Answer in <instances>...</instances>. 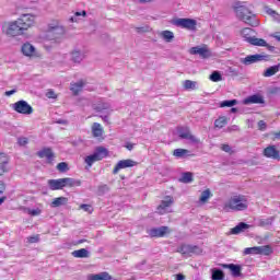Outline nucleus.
Segmentation results:
<instances>
[{"label": "nucleus", "mask_w": 280, "mask_h": 280, "mask_svg": "<svg viewBox=\"0 0 280 280\" xmlns=\"http://www.w3.org/2000/svg\"><path fill=\"white\" fill-rule=\"evenodd\" d=\"M40 213H43V210H40V208L30 209L28 210V215L36 217V215H40Z\"/></svg>", "instance_id": "de8ad7c7"}, {"label": "nucleus", "mask_w": 280, "mask_h": 280, "mask_svg": "<svg viewBox=\"0 0 280 280\" xmlns=\"http://www.w3.org/2000/svg\"><path fill=\"white\" fill-rule=\"evenodd\" d=\"M10 160L5 153L0 154V176H3L8 172V163Z\"/></svg>", "instance_id": "393cba45"}, {"label": "nucleus", "mask_w": 280, "mask_h": 280, "mask_svg": "<svg viewBox=\"0 0 280 280\" xmlns=\"http://www.w3.org/2000/svg\"><path fill=\"white\" fill-rule=\"evenodd\" d=\"M97 158L92 153L91 155L85 156L84 162L89 167H93V163H97Z\"/></svg>", "instance_id": "79ce46f5"}, {"label": "nucleus", "mask_w": 280, "mask_h": 280, "mask_svg": "<svg viewBox=\"0 0 280 280\" xmlns=\"http://www.w3.org/2000/svg\"><path fill=\"white\" fill-rule=\"evenodd\" d=\"M72 255L77 259H84V258L89 257V252L86 250V248H81V249L72 252Z\"/></svg>", "instance_id": "72a5a7b5"}, {"label": "nucleus", "mask_w": 280, "mask_h": 280, "mask_svg": "<svg viewBox=\"0 0 280 280\" xmlns=\"http://www.w3.org/2000/svg\"><path fill=\"white\" fill-rule=\"evenodd\" d=\"M174 205V198L166 196L164 200H162L161 205L158 207V213L163 215L164 213H170V207Z\"/></svg>", "instance_id": "ddd939ff"}, {"label": "nucleus", "mask_w": 280, "mask_h": 280, "mask_svg": "<svg viewBox=\"0 0 280 280\" xmlns=\"http://www.w3.org/2000/svg\"><path fill=\"white\" fill-rule=\"evenodd\" d=\"M62 34H65V28L58 24L48 27L47 37L51 40H58Z\"/></svg>", "instance_id": "1a4fd4ad"}, {"label": "nucleus", "mask_w": 280, "mask_h": 280, "mask_svg": "<svg viewBox=\"0 0 280 280\" xmlns=\"http://www.w3.org/2000/svg\"><path fill=\"white\" fill-rule=\"evenodd\" d=\"M267 14H269V16H272V19H275V16L278 15L279 13H277V11L272 9H267Z\"/></svg>", "instance_id": "6e6d98bb"}, {"label": "nucleus", "mask_w": 280, "mask_h": 280, "mask_svg": "<svg viewBox=\"0 0 280 280\" xmlns=\"http://www.w3.org/2000/svg\"><path fill=\"white\" fill-rule=\"evenodd\" d=\"M176 280H185V276L183 273L176 275Z\"/></svg>", "instance_id": "0e129e2a"}, {"label": "nucleus", "mask_w": 280, "mask_h": 280, "mask_svg": "<svg viewBox=\"0 0 280 280\" xmlns=\"http://www.w3.org/2000/svg\"><path fill=\"white\" fill-rule=\"evenodd\" d=\"M35 18L32 14H22L18 20L11 21L5 26L7 36L16 37L23 36L30 30L34 27Z\"/></svg>", "instance_id": "f257e3e1"}, {"label": "nucleus", "mask_w": 280, "mask_h": 280, "mask_svg": "<svg viewBox=\"0 0 280 280\" xmlns=\"http://www.w3.org/2000/svg\"><path fill=\"white\" fill-rule=\"evenodd\" d=\"M28 242H30V244H36V242H38V236L28 237Z\"/></svg>", "instance_id": "bf43d9fd"}, {"label": "nucleus", "mask_w": 280, "mask_h": 280, "mask_svg": "<svg viewBox=\"0 0 280 280\" xmlns=\"http://www.w3.org/2000/svg\"><path fill=\"white\" fill-rule=\"evenodd\" d=\"M136 32H138V33L145 32V28H143V27H137V28H136Z\"/></svg>", "instance_id": "774afa93"}, {"label": "nucleus", "mask_w": 280, "mask_h": 280, "mask_svg": "<svg viewBox=\"0 0 280 280\" xmlns=\"http://www.w3.org/2000/svg\"><path fill=\"white\" fill-rule=\"evenodd\" d=\"M78 16H86V11L75 12L74 16L71 18L72 23L78 22Z\"/></svg>", "instance_id": "09e8293b"}, {"label": "nucleus", "mask_w": 280, "mask_h": 280, "mask_svg": "<svg viewBox=\"0 0 280 280\" xmlns=\"http://www.w3.org/2000/svg\"><path fill=\"white\" fill-rule=\"evenodd\" d=\"M166 233H170V228L161 226L149 230V235L151 237H165Z\"/></svg>", "instance_id": "dca6fc26"}, {"label": "nucleus", "mask_w": 280, "mask_h": 280, "mask_svg": "<svg viewBox=\"0 0 280 280\" xmlns=\"http://www.w3.org/2000/svg\"><path fill=\"white\" fill-rule=\"evenodd\" d=\"M222 268H228L230 270L232 277H242V266L235 264H223Z\"/></svg>", "instance_id": "f3484780"}, {"label": "nucleus", "mask_w": 280, "mask_h": 280, "mask_svg": "<svg viewBox=\"0 0 280 280\" xmlns=\"http://www.w3.org/2000/svg\"><path fill=\"white\" fill-rule=\"evenodd\" d=\"M221 150H222L223 152H231V145H229V144H222Z\"/></svg>", "instance_id": "13d9d810"}, {"label": "nucleus", "mask_w": 280, "mask_h": 280, "mask_svg": "<svg viewBox=\"0 0 280 280\" xmlns=\"http://www.w3.org/2000/svg\"><path fill=\"white\" fill-rule=\"evenodd\" d=\"M92 108L96 110V113H102L103 110H108V108H110V104L106 103L103 98H97L92 104Z\"/></svg>", "instance_id": "2eb2a0df"}, {"label": "nucleus", "mask_w": 280, "mask_h": 280, "mask_svg": "<svg viewBox=\"0 0 280 280\" xmlns=\"http://www.w3.org/2000/svg\"><path fill=\"white\" fill-rule=\"evenodd\" d=\"M173 155H175L176 159H183L184 156H189V150H186V149H175L173 151Z\"/></svg>", "instance_id": "f704fd0d"}, {"label": "nucleus", "mask_w": 280, "mask_h": 280, "mask_svg": "<svg viewBox=\"0 0 280 280\" xmlns=\"http://www.w3.org/2000/svg\"><path fill=\"white\" fill-rule=\"evenodd\" d=\"M48 187L51 189V191H58L59 189H65L63 179H49L48 180Z\"/></svg>", "instance_id": "6ab92c4d"}, {"label": "nucleus", "mask_w": 280, "mask_h": 280, "mask_svg": "<svg viewBox=\"0 0 280 280\" xmlns=\"http://www.w3.org/2000/svg\"><path fill=\"white\" fill-rule=\"evenodd\" d=\"M84 81L72 82L70 83V91L73 95H78L84 89Z\"/></svg>", "instance_id": "bb28decb"}, {"label": "nucleus", "mask_w": 280, "mask_h": 280, "mask_svg": "<svg viewBox=\"0 0 280 280\" xmlns=\"http://www.w3.org/2000/svg\"><path fill=\"white\" fill-rule=\"evenodd\" d=\"M273 222H275V217H269L267 219H260V220H258V226H272Z\"/></svg>", "instance_id": "c9c22d12"}, {"label": "nucleus", "mask_w": 280, "mask_h": 280, "mask_svg": "<svg viewBox=\"0 0 280 280\" xmlns=\"http://www.w3.org/2000/svg\"><path fill=\"white\" fill-rule=\"evenodd\" d=\"M93 155L96 158L97 161H102L108 156V149L105 147H96Z\"/></svg>", "instance_id": "4be33fe9"}, {"label": "nucleus", "mask_w": 280, "mask_h": 280, "mask_svg": "<svg viewBox=\"0 0 280 280\" xmlns=\"http://www.w3.org/2000/svg\"><path fill=\"white\" fill-rule=\"evenodd\" d=\"M174 25H176V27H182L183 30H188L189 32H196L198 22L194 19L179 18L174 20Z\"/></svg>", "instance_id": "39448f33"}, {"label": "nucleus", "mask_w": 280, "mask_h": 280, "mask_svg": "<svg viewBox=\"0 0 280 280\" xmlns=\"http://www.w3.org/2000/svg\"><path fill=\"white\" fill-rule=\"evenodd\" d=\"M272 247L269 245L258 246V255H271Z\"/></svg>", "instance_id": "58836bf2"}, {"label": "nucleus", "mask_w": 280, "mask_h": 280, "mask_svg": "<svg viewBox=\"0 0 280 280\" xmlns=\"http://www.w3.org/2000/svg\"><path fill=\"white\" fill-rule=\"evenodd\" d=\"M21 51L23 56H26L27 58H38V51H36V47H34V45L28 42L22 45Z\"/></svg>", "instance_id": "9b49d317"}, {"label": "nucleus", "mask_w": 280, "mask_h": 280, "mask_svg": "<svg viewBox=\"0 0 280 280\" xmlns=\"http://www.w3.org/2000/svg\"><path fill=\"white\" fill-rule=\"evenodd\" d=\"M271 36H272V38H276V40H278V43H280V32H276Z\"/></svg>", "instance_id": "052dcab7"}, {"label": "nucleus", "mask_w": 280, "mask_h": 280, "mask_svg": "<svg viewBox=\"0 0 280 280\" xmlns=\"http://www.w3.org/2000/svg\"><path fill=\"white\" fill-rule=\"evenodd\" d=\"M159 36L164 39L165 43H172V40H174V32L172 31H162L159 33Z\"/></svg>", "instance_id": "7c9ffc66"}, {"label": "nucleus", "mask_w": 280, "mask_h": 280, "mask_svg": "<svg viewBox=\"0 0 280 280\" xmlns=\"http://www.w3.org/2000/svg\"><path fill=\"white\" fill-rule=\"evenodd\" d=\"M126 148H127V150H132V148H135V144L128 143V144L126 145Z\"/></svg>", "instance_id": "69168bd1"}, {"label": "nucleus", "mask_w": 280, "mask_h": 280, "mask_svg": "<svg viewBox=\"0 0 280 280\" xmlns=\"http://www.w3.org/2000/svg\"><path fill=\"white\" fill-rule=\"evenodd\" d=\"M3 191H5V185L3 182H0V194H3Z\"/></svg>", "instance_id": "e2e57ef3"}, {"label": "nucleus", "mask_w": 280, "mask_h": 280, "mask_svg": "<svg viewBox=\"0 0 280 280\" xmlns=\"http://www.w3.org/2000/svg\"><path fill=\"white\" fill-rule=\"evenodd\" d=\"M267 60H270V57L268 55H259V54H256V55H249L243 59H241V62L243 65H255V62H267Z\"/></svg>", "instance_id": "0eeeda50"}, {"label": "nucleus", "mask_w": 280, "mask_h": 280, "mask_svg": "<svg viewBox=\"0 0 280 280\" xmlns=\"http://www.w3.org/2000/svg\"><path fill=\"white\" fill-rule=\"evenodd\" d=\"M69 202V199L67 197H58L52 199L50 207H52V209H56L58 207H65V205H67Z\"/></svg>", "instance_id": "cd10ccee"}, {"label": "nucleus", "mask_w": 280, "mask_h": 280, "mask_svg": "<svg viewBox=\"0 0 280 280\" xmlns=\"http://www.w3.org/2000/svg\"><path fill=\"white\" fill-rule=\"evenodd\" d=\"M248 229H250L249 224L241 222L231 230V233L232 235H240V233H244L245 231H248Z\"/></svg>", "instance_id": "a878e982"}, {"label": "nucleus", "mask_w": 280, "mask_h": 280, "mask_svg": "<svg viewBox=\"0 0 280 280\" xmlns=\"http://www.w3.org/2000/svg\"><path fill=\"white\" fill-rule=\"evenodd\" d=\"M229 124V120L226 119V116H221L214 121L215 128H224Z\"/></svg>", "instance_id": "e433bc0d"}, {"label": "nucleus", "mask_w": 280, "mask_h": 280, "mask_svg": "<svg viewBox=\"0 0 280 280\" xmlns=\"http://www.w3.org/2000/svg\"><path fill=\"white\" fill-rule=\"evenodd\" d=\"M244 255H259V247H247L244 249Z\"/></svg>", "instance_id": "c03bdc74"}, {"label": "nucleus", "mask_w": 280, "mask_h": 280, "mask_svg": "<svg viewBox=\"0 0 280 280\" xmlns=\"http://www.w3.org/2000/svg\"><path fill=\"white\" fill-rule=\"evenodd\" d=\"M210 80L211 82H222V74L218 71H213L210 74Z\"/></svg>", "instance_id": "a18cd8bd"}, {"label": "nucleus", "mask_w": 280, "mask_h": 280, "mask_svg": "<svg viewBox=\"0 0 280 280\" xmlns=\"http://www.w3.org/2000/svg\"><path fill=\"white\" fill-rule=\"evenodd\" d=\"M234 12L240 19V21H243V23H246L247 25H250L252 27H258L259 20H257V15L255 13L250 12L248 8L244 5H238L234 8Z\"/></svg>", "instance_id": "7ed1b4c3"}, {"label": "nucleus", "mask_w": 280, "mask_h": 280, "mask_svg": "<svg viewBox=\"0 0 280 280\" xmlns=\"http://www.w3.org/2000/svg\"><path fill=\"white\" fill-rule=\"evenodd\" d=\"M57 170L59 172H67V170H69V164H67V162H60L58 165H57Z\"/></svg>", "instance_id": "49530a36"}, {"label": "nucleus", "mask_w": 280, "mask_h": 280, "mask_svg": "<svg viewBox=\"0 0 280 280\" xmlns=\"http://www.w3.org/2000/svg\"><path fill=\"white\" fill-rule=\"evenodd\" d=\"M37 156H39V159H47L48 163H51V161H54V151L49 148H45L37 152Z\"/></svg>", "instance_id": "5701e85b"}, {"label": "nucleus", "mask_w": 280, "mask_h": 280, "mask_svg": "<svg viewBox=\"0 0 280 280\" xmlns=\"http://www.w3.org/2000/svg\"><path fill=\"white\" fill-rule=\"evenodd\" d=\"M177 253H180L184 257H191L192 255H198V253H200V247L196 245H182L178 247Z\"/></svg>", "instance_id": "6e6552de"}, {"label": "nucleus", "mask_w": 280, "mask_h": 280, "mask_svg": "<svg viewBox=\"0 0 280 280\" xmlns=\"http://www.w3.org/2000/svg\"><path fill=\"white\" fill-rule=\"evenodd\" d=\"M19 145H27L30 143V140L26 137H22L18 139Z\"/></svg>", "instance_id": "8fccbe9b"}, {"label": "nucleus", "mask_w": 280, "mask_h": 280, "mask_svg": "<svg viewBox=\"0 0 280 280\" xmlns=\"http://www.w3.org/2000/svg\"><path fill=\"white\" fill-rule=\"evenodd\" d=\"M135 165H137V162H135L133 160H120L118 161V163L116 164V166L113 170V174H119L120 170H126L128 167H135Z\"/></svg>", "instance_id": "f8f14e48"}, {"label": "nucleus", "mask_w": 280, "mask_h": 280, "mask_svg": "<svg viewBox=\"0 0 280 280\" xmlns=\"http://www.w3.org/2000/svg\"><path fill=\"white\" fill-rule=\"evenodd\" d=\"M92 135L95 138L102 137L104 135V128H102V125L100 122H94L92 125Z\"/></svg>", "instance_id": "c756f323"}, {"label": "nucleus", "mask_w": 280, "mask_h": 280, "mask_svg": "<svg viewBox=\"0 0 280 280\" xmlns=\"http://www.w3.org/2000/svg\"><path fill=\"white\" fill-rule=\"evenodd\" d=\"M237 100H230V101H223L219 104L220 108H233V106H236Z\"/></svg>", "instance_id": "4c0bfd02"}, {"label": "nucleus", "mask_w": 280, "mask_h": 280, "mask_svg": "<svg viewBox=\"0 0 280 280\" xmlns=\"http://www.w3.org/2000/svg\"><path fill=\"white\" fill-rule=\"evenodd\" d=\"M13 109L15 113H20V115H32L34 113V108L30 106V103L26 101H19L13 104Z\"/></svg>", "instance_id": "423d86ee"}, {"label": "nucleus", "mask_w": 280, "mask_h": 280, "mask_svg": "<svg viewBox=\"0 0 280 280\" xmlns=\"http://www.w3.org/2000/svg\"><path fill=\"white\" fill-rule=\"evenodd\" d=\"M84 58H86V55H85L84 51H82V50L74 49V50L70 54V59H71V61L74 62L75 65H80V62H82V60H84Z\"/></svg>", "instance_id": "a211bd4d"}, {"label": "nucleus", "mask_w": 280, "mask_h": 280, "mask_svg": "<svg viewBox=\"0 0 280 280\" xmlns=\"http://www.w3.org/2000/svg\"><path fill=\"white\" fill-rule=\"evenodd\" d=\"M191 180H194V175L190 172H186L182 175V177L179 178L180 183H191Z\"/></svg>", "instance_id": "a19ab883"}, {"label": "nucleus", "mask_w": 280, "mask_h": 280, "mask_svg": "<svg viewBox=\"0 0 280 280\" xmlns=\"http://www.w3.org/2000/svg\"><path fill=\"white\" fill-rule=\"evenodd\" d=\"M16 93V90L7 91L5 95L10 97V95H14Z\"/></svg>", "instance_id": "680f3d73"}, {"label": "nucleus", "mask_w": 280, "mask_h": 280, "mask_svg": "<svg viewBox=\"0 0 280 280\" xmlns=\"http://www.w3.org/2000/svg\"><path fill=\"white\" fill-rule=\"evenodd\" d=\"M177 132L180 139H187L190 143H198L200 141L196 136L191 135V131H189L188 128H179Z\"/></svg>", "instance_id": "4468645a"}, {"label": "nucleus", "mask_w": 280, "mask_h": 280, "mask_svg": "<svg viewBox=\"0 0 280 280\" xmlns=\"http://www.w3.org/2000/svg\"><path fill=\"white\" fill-rule=\"evenodd\" d=\"M248 209V198L244 195H234L223 205V211H246Z\"/></svg>", "instance_id": "f03ea898"}, {"label": "nucleus", "mask_w": 280, "mask_h": 280, "mask_svg": "<svg viewBox=\"0 0 280 280\" xmlns=\"http://www.w3.org/2000/svg\"><path fill=\"white\" fill-rule=\"evenodd\" d=\"M46 97H48V100H56V92H54V90H49L47 93H46Z\"/></svg>", "instance_id": "3c124183"}, {"label": "nucleus", "mask_w": 280, "mask_h": 280, "mask_svg": "<svg viewBox=\"0 0 280 280\" xmlns=\"http://www.w3.org/2000/svg\"><path fill=\"white\" fill-rule=\"evenodd\" d=\"M63 180V187H80L82 185V182L80 179H74L71 177L62 178Z\"/></svg>", "instance_id": "c85d7f7f"}, {"label": "nucleus", "mask_w": 280, "mask_h": 280, "mask_svg": "<svg viewBox=\"0 0 280 280\" xmlns=\"http://www.w3.org/2000/svg\"><path fill=\"white\" fill-rule=\"evenodd\" d=\"M100 194H106L108 191V185H102L98 187Z\"/></svg>", "instance_id": "5fc2aeb1"}, {"label": "nucleus", "mask_w": 280, "mask_h": 280, "mask_svg": "<svg viewBox=\"0 0 280 280\" xmlns=\"http://www.w3.org/2000/svg\"><path fill=\"white\" fill-rule=\"evenodd\" d=\"M88 280H113V276L106 271H103L88 276Z\"/></svg>", "instance_id": "b1692460"}, {"label": "nucleus", "mask_w": 280, "mask_h": 280, "mask_svg": "<svg viewBox=\"0 0 280 280\" xmlns=\"http://www.w3.org/2000/svg\"><path fill=\"white\" fill-rule=\"evenodd\" d=\"M243 104H245V106H248L250 104H264V96L254 94L252 96L246 97L243 101Z\"/></svg>", "instance_id": "412c9836"}, {"label": "nucleus", "mask_w": 280, "mask_h": 280, "mask_svg": "<svg viewBox=\"0 0 280 280\" xmlns=\"http://www.w3.org/2000/svg\"><path fill=\"white\" fill-rule=\"evenodd\" d=\"M184 89H186V91H197L198 82L191 81V80H186V81H184Z\"/></svg>", "instance_id": "473e14b6"}, {"label": "nucleus", "mask_w": 280, "mask_h": 280, "mask_svg": "<svg viewBox=\"0 0 280 280\" xmlns=\"http://www.w3.org/2000/svg\"><path fill=\"white\" fill-rule=\"evenodd\" d=\"M258 128H259V130H266V121L260 120V121L258 122Z\"/></svg>", "instance_id": "4d7b16f0"}, {"label": "nucleus", "mask_w": 280, "mask_h": 280, "mask_svg": "<svg viewBox=\"0 0 280 280\" xmlns=\"http://www.w3.org/2000/svg\"><path fill=\"white\" fill-rule=\"evenodd\" d=\"M264 154H265V156L267 159H275V160H279L280 159V152L275 147H267L264 150Z\"/></svg>", "instance_id": "aec40b11"}, {"label": "nucleus", "mask_w": 280, "mask_h": 280, "mask_svg": "<svg viewBox=\"0 0 280 280\" xmlns=\"http://www.w3.org/2000/svg\"><path fill=\"white\" fill-rule=\"evenodd\" d=\"M279 71H280V63L268 68L264 72V75H265V78H272V75H275L276 73H279Z\"/></svg>", "instance_id": "2f4dec72"}, {"label": "nucleus", "mask_w": 280, "mask_h": 280, "mask_svg": "<svg viewBox=\"0 0 280 280\" xmlns=\"http://www.w3.org/2000/svg\"><path fill=\"white\" fill-rule=\"evenodd\" d=\"M212 280H224V272L220 269H212Z\"/></svg>", "instance_id": "ea45409f"}, {"label": "nucleus", "mask_w": 280, "mask_h": 280, "mask_svg": "<svg viewBox=\"0 0 280 280\" xmlns=\"http://www.w3.org/2000/svg\"><path fill=\"white\" fill-rule=\"evenodd\" d=\"M270 95H279L280 94V88H271L269 90Z\"/></svg>", "instance_id": "603ef678"}, {"label": "nucleus", "mask_w": 280, "mask_h": 280, "mask_svg": "<svg viewBox=\"0 0 280 280\" xmlns=\"http://www.w3.org/2000/svg\"><path fill=\"white\" fill-rule=\"evenodd\" d=\"M275 21H277V23H280V14L278 13L277 15H275Z\"/></svg>", "instance_id": "338daca9"}, {"label": "nucleus", "mask_w": 280, "mask_h": 280, "mask_svg": "<svg viewBox=\"0 0 280 280\" xmlns=\"http://www.w3.org/2000/svg\"><path fill=\"white\" fill-rule=\"evenodd\" d=\"M241 36L245 43L254 45V47H268V43L262 38H257L255 30L245 27L241 31Z\"/></svg>", "instance_id": "20e7f679"}, {"label": "nucleus", "mask_w": 280, "mask_h": 280, "mask_svg": "<svg viewBox=\"0 0 280 280\" xmlns=\"http://www.w3.org/2000/svg\"><path fill=\"white\" fill-rule=\"evenodd\" d=\"M190 54L192 56H200V58H210L211 50H209V47L207 45L195 46L190 48Z\"/></svg>", "instance_id": "9d476101"}, {"label": "nucleus", "mask_w": 280, "mask_h": 280, "mask_svg": "<svg viewBox=\"0 0 280 280\" xmlns=\"http://www.w3.org/2000/svg\"><path fill=\"white\" fill-rule=\"evenodd\" d=\"M80 209H82L83 211H86L88 213H91V205L82 203L80 206Z\"/></svg>", "instance_id": "864d4df0"}, {"label": "nucleus", "mask_w": 280, "mask_h": 280, "mask_svg": "<svg viewBox=\"0 0 280 280\" xmlns=\"http://www.w3.org/2000/svg\"><path fill=\"white\" fill-rule=\"evenodd\" d=\"M209 198H211V190L210 189H206L201 192V196L199 198V202H207V200H209Z\"/></svg>", "instance_id": "37998d69"}]
</instances>
